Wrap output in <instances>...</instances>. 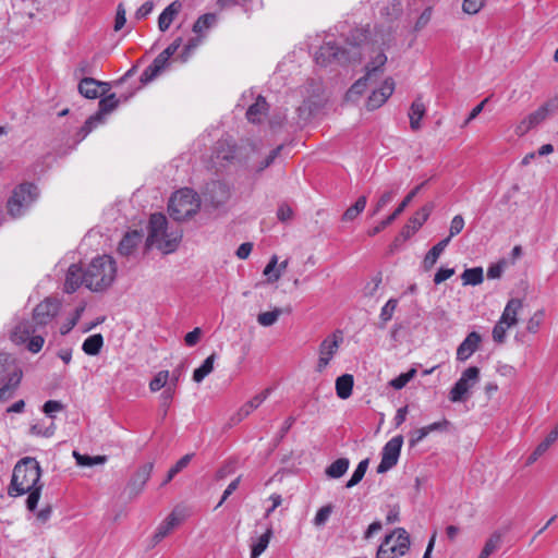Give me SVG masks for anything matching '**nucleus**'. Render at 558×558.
Segmentation results:
<instances>
[{
	"instance_id": "nucleus-30",
	"label": "nucleus",
	"mask_w": 558,
	"mask_h": 558,
	"mask_svg": "<svg viewBox=\"0 0 558 558\" xmlns=\"http://www.w3.org/2000/svg\"><path fill=\"white\" fill-rule=\"evenodd\" d=\"M141 234L137 231L126 233L119 243V253L121 255H130L141 242Z\"/></svg>"
},
{
	"instance_id": "nucleus-59",
	"label": "nucleus",
	"mask_w": 558,
	"mask_h": 558,
	"mask_svg": "<svg viewBox=\"0 0 558 558\" xmlns=\"http://www.w3.org/2000/svg\"><path fill=\"white\" fill-rule=\"evenodd\" d=\"M173 395H174V389L171 386L167 387L160 395V401H161L160 405L163 409V415L167 414V411L171 404Z\"/></svg>"
},
{
	"instance_id": "nucleus-26",
	"label": "nucleus",
	"mask_w": 558,
	"mask_h": 558,
	"mask_svg": "<svg viewBox=\"0 0 558 558\" xmlns=\"http://www.w3.org/2000/svg\"><path fill=\"white\" fill-rule=\"evenodd\" d=\"M182 3L180 1L171 2L159 15L158 17V27L160 32H166L170 27L174 17L181 11Z\"/></svg>"
},
{
	"instance_id": "nucleus-35",
	"label": "nucleus",
	"mask_w": 558,
	"mask_h": 558,
	"mask_svg": "<svg viewBox=\"0 0 558 558\" xmlns=\"http://www.w3.org/2000/svg\"><path fill=\"white\" fill-rule=\"evenodd\" d=\"M102 344V336L100 333H95L85 339L82 349L88 355H96L100 352Z\"/></svg>"
},
{
	"instance_id": "nucleus-18",
	"label": "nucleus",
	"mask_w": 558,
	"mask_h": 558,
	"mask_svg": "<svg viewBox=\"0 0 558 558\" xmlns=\"http://www.w3.org/2000/svg\"><path fill=\"white\" fill-rule=\"evenodd\" d=\"M78 93L88 99H96L109 89V84L93 77H84L78 83Z\"/></svg>"
},
{
	"instance_id": "nucleus-50",
	"label": "nucleus",
	"mask_w": 558,
	"mask_h": 558,
	"mask_svg": "<svg viewBox=\"0 0 558 558\" xmlns=\"http://www.w3.org/2000/svg\"><path fill=\"white\" fill-rule=\"evenodd\" d=\"M172 530H174V527H172V524L169 521H167V519H165L159 524L153 536V545H156L159 542H161L168 534L171 533Z\"/></svg>"
},
{
	"instance_id": "nucleus-41",
	"label": "nucleus",
	"mask_w": 558,
	"mask_h": 558,
	"mask_svg": "<svg viewBox=\"0 0 558 558\" xmlns=\"http://www.w3.org/2000/svg\"><path fill=\"white\" fill-rule=\"evenodd\" d=\"M73 457L80 466H93L96 464H104L107 461L106 456L90 457L88 454H82L78 451H73Z\"/></svg>"
},
{
	"instance_id": "nucleus-27",
	"label": "nucleus",
	"mask_w": 558,
	"mask_h": 558,
	"mask_svg": "<svg viewBox=\"0 0 558 558\" xmlns=\"http://www.w3.org/2000/svg\"><path fill=\"white\" fill-rule=\"evenodd\" d=\"M450 242V236H447L434 245L425 255L423 259V268L428 271L437 263L440 254L445 251Z\"/></svg>"
},
{
	"instance_id": "nucleus-38",
	"label": "nucleus",
	"mask_w": 558,
	"mask_h": 558,
	"mask_svg": "<svg viewBox=\"0 0 558 558\" xmlns=\"http://www.w3.org/2000/svg\"><path fill=\"white\" fill-rule=\"evenodd\" d=\"M271 536L272 529L268 527L266 532L252 545L251 558H258L266 550Z\"/></svg>"
},
{
	"instance_id": "nucleus-17",
	"label": "nucleus",
	"mask_w": 558,
	"mask_h": 558,
	"mask_svg": "<svg viewBox=\"0 0 558 558\" xmlns=\"http://www.w3.org/2000/svg\"><path fill=\"white\" fill-rule=\"evenodd\" d=\"M270 393V389L267 388L263 390L260 393L254 396L251 400L245 402L235 414H233L230 418L231 424L235 425L247 417L254 410H256L260 404L268 398Z\"/></svg>"
},
{
	"instance_id": "nucleus-51",
	"label": "nucleus",
	"mask_w": 558,
	"mask_h": 558,
	"mask_svg": "<svg viewBox=\"0 0 558 558\" xmlns=\"http://www.w3.org/2000/svg\"><path fill=\"white\" fill-rule=\"evenodd\" d=\"M415 374H416V369L411 368L407 373H402L398 377L393 378L390 381V386L397 390L402 389L415 376Z\"/></svg>"
},
{
	"instance_id": "nucleus-46",
	"label": "nucleus",
	"mask_w": 558,
	"mask_h": 558,
	"mask_svg": "<svg viewBox=\"0 0 558 558\" xmlns=\"http://www.w3.org/2000/svg\"><path fill=\"white\" fill-rule=\"evenodd\" d=\"M202 44V37H192L189 43L184 46L182 52L178 56V59L182 63H185L189 61L193 52L198 48V46Z\"/></svg>"
},
{
	"instance_id": "nucleus-20",
	"label": "nucleus",
	"mask_w": 558,
	"mask_h": 558,
	"mask_svg": "<svg viewBox=\"0 0 558 558\" xmlns=\"http://www.w3.org/2000/svg\"><path fill=\"white\" fill-rule=\"evenodd\" d=\"M481 342L482 337L478 332H470L457 349V360L460 362L469 360L478 350Z\"/></svg>"
},
{
	"instance_id": "nucleus-22",
	"label": "nucleus",
	"mask_w": 558,
	"mask_h": 558,
	"mask_svg": "<svg viewBox=\"0 0 558 558\" xmlns=\"http://www.w3.org/2000/svg\"><path fill=\"white\" fill-rule=\"evenodd\" d=\"M83 284L85 286L84 270L77 264L70 265L65 275L64 292L73 293Z\"/></svg>"
},
{
	"instance_id": "nucleus-24",
	"label": "nucleus",
	"mask_w": 558,
	"mask_h": 558,
	"mask_svg": "<svg viewBox=\"0 0 558 558\" xmlns=\"http://www.w3.org/2000/svg\"><path fill=\"white\" fill-rule=\"evenodd\" d=\"M16 373L19 377H23V372L19 366L15 359L11 354L1 352L0 353V381L9 380Z\"/></svg>"
},
{
	"instance_id": "nucleus-54",
	"label": "nucleus",
	"mask_w": 558,
	"mask_h": 558,
	"mask_svg": "<svg viewBox=\"0 0 558 558\" xmlns=\"http://www.w3.org/2000/svg\"><path fill=\"white\" fill-rule=\"evenodd\" d=\"M332 512V506L331 505H327V506H324L322 507L315 518H314V524L317 525V526H322L324 525L327 520L329 519L330 514Z\"/></svg>"
},
{
	"instance_id": "nucleus-49",
	"label": "nucleus",
	"mask_w": 558,
	"mask_h": 558,
	"mask_svg": "<svg viewBox=\"0 0 558 558\" xmlns=\"http://www.w3.org/2000/svg\"><path fill=\"white\" fill-rule=\"evenodd\" d=\"M169 379V372L168 371H160L158 372L155 377L149 383V389L153 392H156L163 388Z\"/></svg>"
},
{
	"instance_id": "nucleus-12",
	"label": "nucleus",
	"mask_w": 558,
	"mask_h": 558,
	"mask_svg": "<svg viewBox=\"0 0 558 558\" xmlns=\"http://www.w3.org/2000/svg\"><path fill=\"white\" fill-rule=\"evenodd\" d=\"M230 196V187L221 181H211L206 185L203 193L205 206L210 205L213 208L225 205Z\"/></svg>"
},
{
	"instance_id": "nucleus-28",
	"label": "nucleus",
	"mask_w": 558,
	"mask_h": 558,
	"mask_svg": "<svg viewBox=\"0 0 558 558\" xmlns=\"http://www.w3.org/2000/svg\"><path fill=\"white\" fill-rule=\"evenodd\" d=\"M426 113L425 105L421 97H417L411 105L409 110L410 126L413 131H417L421 128V120Z\"/></svg>"
},
{
	"instance_id": "nucleus-63",
	"label": "nucleus",
	"mask_w": 558,
	"mask_h": 558,
	"mask_svg": "<svg viewBox=\"0 0 558 558\" xmlns=\"http://www.w3.org/2000/svg\"><path fill=\"white\" fill-rule=\"evenodd\" d=\"M454 268H439L434 276L435 284H440L454 275Z\"/></svg>"
},
{
	"instance_id": "nucleus-57",
	"label": "nucleus",
	"mask_w": 558,
	"mask_h": 558,
	"mask_svg": "<svg viewBox=\"0 0 558 558\" xmlns=\"http://www.w3.org/2000/svg\"><path fill=\"white\" fill-rule=\"evenodd\" d=\"M432 13H433L432 8H426L421 13V15L418 16V19L414 25L415 32H421L425 28V26L430 22Z\"/></svg>"
},
{
	"instance_id": "nucleus-42",
	"label": "nucleus",
	"mask_w": 558,
	"mask_h": 558,
	"mask_svg": "<svg viewBox=\"0 0 558 558\" xmlns=\"http://www.w3.org/2000/svg\"><path fill=\"white\" fill-rule=\"evenodd\" d=\"M500 544L501 535L497 532L493 533L490 537L486 541L478 558H488L493 553H495L500 547Z\"/></svg>"
},
{
	"instance_id": "nucleus-53",
	"label": "nucleus",
	"mask_w": 558,
	"mask_h": 558,
	"mask_svg": "<svg viewBox=\"0 0 558 558\" xmlns=\"http://www.w3.org/2000/svg\"><path fill=\"white\" fill-rule=\"evenodd\" d=\"M187 517L186 510L183 507H175L171 513L166 518L172 524V527L180 525Z\"/></svg>"
},
{
	"instance_id": "nucleus-7",
	"label": "nucleus",
	"mask_w": 558,
	"mask_h": 558,
	"mask_svg": "<svg viewBox=\"0 0 558 558\" xmlns=\"http://www.w3.org/2000/svg\"><path fill=\"white\" fill-rule=\"evenodd\" d=\"M410 535L403 527L395 529L379 545L376 558H398L410 549Z\"/></svg>"
},
{
	"instance_id": "nucleus-19",
	"label": "nucleus",
	"mask_w": 558,
	"mask_h": 558,
	"mask_svg": "<svg viewBox=\"0 0 558 558\" xmlns=\"http://www.w3.org/2000/svg\"><path fill=\"white\" fill-rule=\"evenodd\" d=\"M433 210V204H426L418 211L412 216L408 223L403 227L401 231V235L404 239L411 238L428 219L430 213Z\"/></svg>"
},
{
	"instance_id": "nucleus-16",
	"label": "nucleus",
	"mask_w": 558,
	"mask_h": 558,
	"mask_svg": "<svg viewBox=\"0 0 558 558\" xmlns=\"http://www.w3.org/2000/svg\"><path fill=\"white\" fill-rule=\"evenodd\" d=\"M395 90L392 78H386L378 89L373 90L366 101L367 110L372 111L381 107Z\"/></svg>"
},
{
	"instance_id": "nucleus-23",
	"label": "nucleus",
	"mask_w": 558,
	"mask_h": 558,
	"mask_svg": "<svg viewBox=\"0 0 558 558\" xmlns=\"http://www.w3.org/2000/svg\"><path fill=\"white\" fill-rule=\"evenodd\" d=\"M170 62L160 53L154 59L141 75V83L147 84L157 78L169 66Z\"/></svg>"
},
{
	"instance_id": "nucleus-29",
	"label": "nucleus",
	"mask_w": 558,
	"mask_h": 558,
	"mask_svg": "<svg viewBox=\"0 0 558 558\" xmlns=\"http://www.w3.org/2000/svg\"><path fill=\"white\" fill-rule=\"evenodd\" d=\"M354 379L350 374H343L336 379V392L340 399H348L352 395Z\"/></svg>"
},
{
	"instance_id": "nucleus-34",
	"label": "nucleus",
	"mask_w": 558,
	"mask_h": 558,
	"mask_svg": "<svg viewBox=\"0 0 558 558\" xmlns=\"http://www.w3.org/2000/svg\"><path fill=\"white\" fill-rule=\"evenodd\" d=\"M350 465V461L347 458H339L333 461L326 470V476L330 478H340L345 474Z\"/></svg>"
},
{
	"instance_id": "nucleus-64",
	"label": "nucleus",
	"mask_w": 558,
	"mask_h": 558,
	"mask_svg": "<svg viewBox=\"0 0 558 558\" xmlns=\"http://www.w3.org/2000/svg\"><path fill=\"white\" fill-rule=\"evenodd\" d=\"M532 129H534V125L532 124L530 118L526 116L518 123L514 132L518 136H523Z\"/></svg>"
},
{
	"instance_id": "nucleus-47",
	"label": "nucleus",
	"mask_w": 558,
	"mask_h": 558,
	"mask_svg": "<svg viewBox=\"0 0 558 558\" xmlns=\"http://www.w3.org/2000/svg\"><path fill=\"white\" fill-rule=\"evenodd\" d=\"M397 191L398 187L396 190L384 192L374 205V208L371 211V216H376L385 206H387L396 196Z\"/></svg>"
},
{
	"instance_id": "nucleus-48",
	"label": "nucleus",
	"mask_w": 558,
	"mask_h": 558,
	"mask_svg": "<svg viewBox=\"0 0 558 558\" xmlns=\"http://www.w3.org/2000/svg\"><path fill=\"white\" fill-rule=\"evenodd\" d=\"M544 316H545L544 310L536 311L527 320V324H526L527 331L531 333H536L538 331L541 325L543 324Z\"/></svg>"
},
{
	"instance_id": "nucleus-33",
	"label": "nucleus",
	"mask_w": 558,
	"mask_h": 558,
	"mask_svg": "<svg viewBox=\"0 0 558 558\" xmlns=\"http://www.w3.org/2000/svg\"><path fill=\"white\" fill-rule=\"evenodd\" d=\"M218 23V15L216 13H206L201 15L193 25V32L202 34L210 31Z\"/></svg>"
},
{
	"instance_id": "nucleus-55",
	"label": "nucleus",
	"mask_w": 558,
	"mask_h": 558,
	"mask_svg": "<svg viewBox=\"0 0 558 558\" xmlns=\"http://www.w3.org/2000/svg\"><path fill=\"white\" fill-rule=\"evenodd\" d=\"M485 0H464L462 10L468 14L477 13L484 5Z\"/></svg>"
},
{
	"instance_id": "nucleus-44",
	"label": "nucleus",
	"mask_w": 558,
	"mask_h": 558,
	"mask_svg": "<svg viewBox=\"0 0 558 558\" xmlns=\"http://www.w3.org/2000/svg\"><path fill=\"white\" fill-rule=\"evenodd\" d=\"M56 425L51 422L46 426L43 422H37L29 427V434L33 436H40L49 438L54 434Z\"/></svg>"
},
{
	"instance_id": "nucleus-2",
	"label": "nucleus",
	"mask_w": 558,
	"mask_h": 558,
	"mask_svg": "<svg viewBox=\"0 0 558 558\" xmlns=\"http://www.w3.org/2000/svg\"><path fill=\"white\" fill-rule=\"evenodd\" d=\"M61 303L58 300L47 298L33 311L32 319H22L10 333L13 343L25 344L31 353H38L45 344V328L58 315Z\"/></svg>"
},
{
	"instance_id": "nucleus-52",
	"label": "nucleus",
	"mask_w": 558,
	"mask_h": 558,
	"mask_svg": "<svg viewBox=\"0 0 558 558\" xmlns=\"http://www.w3.org/2000/svg\"><path fill=\"white\" fill-rule=\"evenodd\" d=\"M510 328V326L506 325V323L499 319L493 328L492 335L494 341L497 343H504L506 340L507 330Z\"/></svg>"
},
{
	"instance_id": "nucleus-1",
	"label": "nucleus",
	"mask_w": 558,
	"mask_h": 558,
	"mask_svg": "<svg viewBox=\"0 0 558 558\" xmlns=\"http://www.w3.org/2000/svg\"><path fill=\"white\" fill-rule=\"evenodd\" d=\"M374 53L365 66V75L360 77L345 93V100L356 102L365 93L368 83L375 82L384 73L387 56L383 50L375 51L368 41H353L349 38L342 43L329 40L322 45L315 52V61L322 66L329 64L348 65L360 63L364 51Z\"/></svg>"
},
{
	"instance_id": "nucleus-40",
	"label": "nucleus",
	"mask_w": 558,
	"mask_h": 558,
	"mask_svg": "<svg viewBox=\"0 0 558 558\" xmlns=\"http://www.w3.org/2000/svg\"><path fill=\"white\" fill-rule=\"evenodd\" d=\"M367 198L360 196L356 202L350 206L342 215V221H353L366 207Z\"/></svg>"
},
{
	"instance_id": "nucleus-43",
	"label": "nucleus",
	"mask_w": 558,
	"mask_h": 558,
	"mask_svg": "<svg viewBox=\"0 0 558 558\" xmlns=\"http://www.w3.org/2000/svg\"><path fill=\"white\" fill-rule=\"evenodd\" d=\"M368 463H369V460L368 459H364V460H362L357 464V466L354 470L351 478L345 484L347 488L354 487L355 485H357L363 480V477H364V475H365V473L367 471Z\"/></svg>"
},
{
	"instance_id": "nucleus-62",
	"label": "nucleus",
	"mask_w": 558,
	"mask_h": 558,
	"mask_svg": "<svg viewBox=\"0 0 558 558\" xmlns=\"http://www.w3.org/2000/svg\"><path fill=\"white\" fill-rule=\"evenodd\" d=\"M63 409H64V405L60 401H57V400H48L47 402H45V404L43 407V411L51 418L53 417L54 412H60Z\"/></svg>"
},
{
	"instance_id": "nucleus-56",
	"label": "nucleus",
	"mask_w": 558,
	"mask_h": 558,
	"mask_svg": "<svg viewBox=\"0 0 558 558\" xmlns=\"http://www.w3.org/2000/svg\"><path fill=\"white\" fill-rule=\"evenodd\" d=\"M464 228V219L461 215H456L451 222L449 228V235L450 239L458 235Z\"/></svg>"
},
{
	"instance_id": "nucleus-8",
	"label": "nucleus",
	"mask_w": 558,
	"mask_h": 558,
	"mask_svg": "<svg viewBox=\"0 0 558 558\" xmlns=\"http://www.w3.org/2000/svg\"><path fill=\"white\" fill-rule=\"evenodd\" d=\"M37 197L38 192L34 184L22 183L17 185L7 202L8 214L14 219L22 217Z\"/></svg>"
},
{
	"instance_id": "nucleus-60",
	"label": "nucleus",
	"mask_w": 558,
	"mask_h": 558,
	"mask_svg": "<svg viewBox=\"0 0 558 558\" xmlns=\"http://www.w3.org/2000/svg\"><path fill=\"white\" fill-rule=\"evenodd\" d=\"M283 146L282 145H279L278 147H276L275 149H272L270 151V154L265 158L264 161L260 162V165L258 166V168L256 169L257 172H262L263 170H265L266 168H268L274 161L275 159L279 156L280 151L282 150Z\"/></svg>"
},
{
	"instance_id": "nucleus-5",
	"label": "nucleus",
	"mask_w": 558,
	"mask_h": 558,
	"mask_svg": "<svg viewBox=\"0 0 558 558\" xmlns=\"http://www.w3.org/2000/svg\"><path fill=\"white\" fill-rule=\"evenodd\" d=\"M41 469L35 458L26 457L20 460L12 473L9 487L10 496H22L31 489L38 487Z\"/></svg>"
},
{
	"instance_id": "nucleus-61",
	"label": "nucleus",
	"mask_w": 558,
	"mask_h": 558,
	"mask_svg": "<svg viewBox=\"0 0 558 558\" xmlns=\"http://www.w3.org/2000/svg\"><path fill=\"white\" fill-rule=\"evenodd\" d=\"M283 146L282 145H279L278 147H276L275 149H272L270 151V154L265 158L264 161L260 162V165L258 166V168L256 169L257 172H262L263 170H265L266 168H268L274 161L275 159L279 156L280 151L282 150Z\"/></svg>"
},
{
	"instance_id": "nucleus-6",
	"label": "nucleus",
	"mask_w": 558,
	"mask_h": 558,
	"mask_svg": "<svg viewBox=\"0 0 558 558\" xmlns=\"http://www.w3.org/2000/svg\"><path fill=\"white\" fill-rule=\"evenodd\" d=\"M201 207V198L192 189L177 191L170 197L168 211L175 221H184L193 217Z\"/></svg>"
},
{
	"instance_id": "nucleus-15",
	"label": "nucleus",
	"mask_w": 558,
	"mask_h": 558,
	"mask_svg": "<svg viewBox=\"0 0 558 558\" xmlns=\"http://www.w3.org/2000/svg\"><path fill=\"white\" fill-rule=\"evenodd\" d=\"M424 183L417 185L414 187L405 197L404 199L398 205L396 209H393V213L389 215L386 219L380 221L377 226L369 229L367 231V234L369 236H374L380 231H383L385 228H387L389 225H391L407 208V206L412 202V199L416 196V194L420 192Z\"/></svg>"
},
{
	"instance_id": "nucleus-10",
	"label": "nucleus",
	"mask_w": 558,
	"mask_h": 558,
	"mask_svg": "<svg viewBox=\"0 0 558 558\" xmlns=\"http://www.w3.org/2000/svg\"><path fill=\"white\" fill-rule=\"evenodd\" d=\"M119 105L114 94H111L99 101L98 111L90 116L81 128L82 138L86 137L97 125L105 122L106 116L112 112Z\"/></svg>"
},
{
	"instance_id": "nucleus-36",
	"label": "nucleus",
	"mask_w": 558,
	"mask_h": 558,
	"mask_svg": "<svg viewBox=\"0 0 558 558\" xmlns=\"http://www.w3.org/2000/svg\"><path fill=\"white\" fill-rule=\"evenodd\" d=\"M216 361V353L210 354L203 364L197 367L193 373V380L196 383H201L204 380L206 376H208L214 371V363Z\"/></svg>"
},
{
	"instance_id": "nucleus-32",
	"label": "nucleus",
	"mask_w": 558,
	"mask_h": 558,
	"mask_svg": "<svg viewBox=\"0 0 558 558\" xmlns=\"http://www.w3.org/2000/svg\"><path fill=\"white\" fill-rule=\"evenodd\" d=\"M266 110L267 102L265 98L263 96H258L256 101L248 107L246 111V118L253 123L259 122Z\"/></svg>"
},
{
	"instance_id": "nucleus-37",
	"label": "nucleus",
	"mask_w": 558,
	"mask_h": 558,
	"mask_svg": "<svg viewBox=\"0 0 558 558\" xmlns=\"http://www.w3.org/2000/svg\"><path fill=\"white\" fill-rule=\"evenodd\" d=\"M463 286H477L483 282V268L474 267L465 269L461 275Z\"/></svg>"
},
{
	"instance_id": "nucleus-14",
	"label": "nucleus",
	"mask_w": 558,
	"mask_h": 558,
	"mask_svg": "<svg viewBox=\"0 0 558 558\" xmlns=\"http://www.w3.org/2000/svg\"><path fill=\"white\" fill-rule=\"evenodd\" d=\"M153 470L154 463L146 462L135 471L126 486L130 497H136L143 492Z\"/></svg>"
},
{
	"instance_id": "nucleus-4",
	"label": "nucleus",
	"mask_w": 558,
	"mask_h": 558,
	"mask_svg": "<svg viewBox=\"0 0 558 558\" xmlns=\"http://www.w3.org/2000/svg\"><path fill=\"white\" fill-rule=\"evenodd\" d=\"M117 276V265L109 255L97 256L84 269L85 287L93 292L107 290Z\"/></svg>"
},
{
	"instance_id": "nucleus-9",
	"label": "nucleus",
	"mask_w": 558,
	"mask_h": 558,
	"mask_svg": "<svg viewBox=\"0 0 558 558\" xmlns=\"http://www.w3.org/2000/svg\"><path fill=\"white\" fill-rule=\"evenodd\" d=\"M480 380V368L477 366H470L462 372L461 377L454 384L449 392V400L451 402H461L466 399L468 392Z\"/></svg>"
},
{
	"instance_id": "nucleus-31",
	"label": "nucleus",
	"mask_w": 558,
	"mask_h": 558,
	"mask_svg": "<svg viewBox=\"0 0 558 558\" xmlns=\"http://www.w3.org/2000/svg\"><path fill=\"white\" fill-rule=\"evenodd\" d=\"M22 380V377H19L16 373L13 374V377H10L9 380L0 381V401H7L14 395V391L17 389Z\"/></svg>"
},
{
	"instance_id": "nucleus-3",
	"label": "nucleus",
	"mask_w": 558,
	"mask_h": 558,
	"mask_svg": "<svg viewBox=\"0 0 558 558\" xmlns=\"http://www.w3.org/2000/svg\"><path fill=\"white\" fill-rule=\"evenodd\" d=\"M182 235V229L170 226L163 214L156 213L150 216L146 240L147 246L156 247L163 254H170L179 247Z\"/></svg>"
},
{
	"instance_id": "nucleus-21",
	"label": "nucleus",
	"mask_w": 558,
	"mask_h": 558,
	"mask_svg": "<svg viewBox=\"0 0 558 558\" xmlns=\"http://www.w3.org/2000/svg\"><path fill=\"white\" fill-rule=\"evenodd\" d=\"M558 111V96L548 99L535 111L527 114L534 128Z\"/></svg>"
},
{
	"instance_id": "nucleus-25",
	"label": "nucleus",
	"mask_w": 558,
	"mask_h": 558,
	"mask_svg": "<svg viewBox=\"0 0 558 558\" xmlns=\"http://www.w3.org/2000/svg\"><path fill=\"white\" fill-rule=\"evenodd\" d=\"M522 307L523 303L520 299L509 300L499 319L510 327L515 326L518 324L519 312L522 310Z\"/></svg>"
},
{
	"instance_id": "nucleus-11",
	"label": "nucleus",
	"mask_w": 558,
	"mask_h": 558,
	"mask_svg": "<svg viewBox=\"0 0 558 558\" xmlns=\"http://www.w3.org/2000/svg\"><path fill=\"white\" fill-rule=\"evenodd\" d=\"M402 445L403 437L401 435L395 436L386 442L381 451V460L377 466V473H386L398 463Z\"/></svg>"
},
{
	"instance_id": "nucleus-45",
	"label": "nucleus",
	"mask_w": 558,
	"mask_h": 558,
	"mask_svg": "<svg viewBox=\"0 0 558 558\" xmlns=\"http://www.w3.org/2000/svg\"><path fill=\"white\" fill-rule=\"evenodd\" d=\"M282 314V310L276 307L270 312H264L258 314L257 323L263 327H269L277 323L278 318Z\"/></svg>"
},
{
	"instance_id": "nucleus-58",
	"label": "nucleus",
	"mask_w": 558,
	"mask_h": 558,
	"mask_svg": "<svg viewBox=\"0 0 558 558\" xmlns=\"http://www.w3.org/2000/svg\"><path fill=\"white\" fill-rule=\"evenodd\" d=\"M40 492H41V485H39L38 487H35L28 492L29 494L26 499V507L29 511H34L36 509L39 497H40Z\"/></svg>"
},
{
	"instance_id": "nucleus-39",
	"label": "nucleus",
	"mask_w": 558,
	"mask_h": 558,
	"mask_svg": "<svg viewBox=\"0 0 558 558\" xmlns=\"http://www.w3.org/2000/svg\"><path fill=\"white\" fill-rule=\"evenodd\" d=\"M397 306H398V300H396V299H389L386 302V304L380 310L378 328H380V329L386 328V325L392 318Z\"/></svg>"
},
{
	"instance_id": "nucleus-13",
	"label": "nucleus",
	"mask_w": 558,
	"mask_h": 558,
	"mask_svg": "<svg viewBox=\"0 0 558 558\" xmlns=\"http://www.w3.org/2000/svg\"><path fill=\"white\" fill-rule=\"evenodd\" d=\"M341 341L342 337L337 333H332L322 341L318 350L319 359L317 363V372H323L328 366L333 355L337 353Z\"/></svg>"
}]
</instances>
